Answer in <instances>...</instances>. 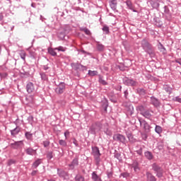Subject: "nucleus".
Segmentation results:
<instances>
[{
  "label": "nucleus",
  "mask_w": 181,
  "mask_h": 181,
  "mask_svg": "<svg viewBox=\"0 0 181 181\" xmlns=\"http://www.w3.org/2000/svg\"><path fill=\"white\" fill-rule=\"evenodd\" d=\"M25 136L28 141H32V138H33V134H31L30 132H26L25 133Z\"/></svg>",
  "instance_id": "obj_33"
},
{
  "label": "nucleus",
  "mask_w": 181,
  "mask_h": 181,
  "mask_svg": "<svg viewBox=\"0 0 181 181\" xmlns=\"http://www.w3.org/2000/svg\"><path fill=\"white\" fill-rule=\"evenodd\" d=\"M48 54H50V56H52L53 57H56L57 56V52H56V48H52V47H48Z\"/></svg>",
  "instance_id": "obj_20"
},
{
  "label": "nucleus",
  "mask_w": 181,
  "mask_h": 181,
  "mask_svg": "<svg viewBox=\"0 0 181 181\" xmlns=\"http://www.w3.org/2000/svg\"><path fill=\"white\" fill-rule=\"evenodd\" d=\"M145 158L148 159V160H152L153 159V154H152V152L151 151H146L144 153Z\"/></svg>",
  "instance_id": "obj_23"
},
{
  "label": "nucleus",
  "mask_w": 181,
  "mask_h": 181,
  "mask_svg": "<svg viewBox=\"0 0 181 181\" xmlns=\"http://www.w3.org/2000/svg\"><path fill=\"white\" fill-rule=\"evenodd\" d=\"M71 170H73L76 166H78V157H76L73 159L72 162L69 164Z\"/></svg>",
  "instance_id": "obj_13"
},
{
  "label": "nucleus",
  "mask_w": 181,
  "mask_h": 181,
  "mask_svg": "<svg viewBox=\"0 0 181 181\" xmlns=\"http://www.w3.org/2000/svg\"><path fill=\"white\" fill-rule=\"evenodd\" d=\"M102 129L103 124L100 122H96L90 126L89 129L90 131V134H92L93 135H95V134H97V132H100Z\"/></svg>",
  "instance_id": "obj_3"
},
{
  "label": "nucleus",
  "mask_w": 181,
  "mask_h": 181,
  "mask_svg": "<svg viewBox=\"0 0 181 181\" xmlns=\"http://www.w3.org/2000/svg\"><path fill=\"white\" fill-rule=\"evenodd\" d=\"M141 138L144 139V141H146V139H148V134L146 133L141 134Z\"/></svg>",
  "instance_id": "obj_52"
},
{
  "label": "nucleus",
  "mask_w": 181,
  "mask_h": 181,
  "mask_svg": "<svg viewBox=\"0 0 181 181\" xmlns=\"http://www.w3.org/2000/svg\"><path fill=\"white\" fill-rule=\"evenodd\" d=\"M132 168H134V172H139V166L138 162L136 161L133 162Z\"/></svg>",
  "instance_id": "obj_34"
},
{
  "label": "nucleus",
  "mask_w": 181,
  "mask_h": 181,
  "mask_svg": "<svg viewBox=\"0 0 181 181\" xmlns=\"http://www.w3.org/2000/svg\"><path fill=\"white\" fill-rule=\"evenodd\" d=\"M107 176L108 177V179H111V177H112V172L110 171V172H107Z\"/></svg>",
  "instance_id": "obj_57"
},
{
  "label": "nucleus",
  "mask_w": 181,
  "mask_h": 181,
  "mask_svg": "<svg viewBox=\"0 0 181 181\" xmlns=\"http://www.w3.org/2000/svg\"><path fill=\"white\" fill-rule=\"evenodd\" d=\"M57 36L59 39H61V40H63V39H64L66 37V31H59L57 34Z\"/></svg>",
  "instance_id": "obj_31"
},
{
  "label": "nucleus",
  "mask_w": 181,
  "mask_h": 181,
  "mask_svg": "<svg viewBox=\"0 0 181 181\" xmlns=\"http://www.w3.org/2000/svg\"><path fill=\"white\" fill-rule=\"evenodd\" d=\"M117 0H112L110 1V6L112 11H115L117 9Z\"/></svg>",
  "instance_id": "obj_26"
},
{
  "label": "nucleus",
  "mask_w": 181,
  "mask_h": 181,
  "mask_svg": "<svg viewBox=\"0 0 181 181\" xmlns=\"http://www.w3.org/2000/svg\"><path fill=\"white\" fill-rule=\"evenodd\" d=\"M102 30L105 33V35H108V33H110V27H108V25H103Z\"/></svg>",
  "instance_id": "obj_36"
},
{
  "label": "nucleus",
  "mask_w": 181,
  "mask_h": 181,
  "mask_svg": "<svg viewBox=\"0 0 181 181\" xmlns=\"http://www.w3.org/2000/svg\"><path fill=\"white\" fill-rule=\"evenodd\" d=\"M19 132H21V127H16L13 130H11V134L13 136L18 135V134H19Z\"/></svg>",
  "instance_id": "obj_24"
},
{
  "label": "nucleus",
  "mask_w": 181,
  "mask_h": 181,
  "mask_svg": "<svg viewBox=\"0 0 181 181\" xmlns=\"http://www.w3.org/2000/svg\"><path fill=\"white\" fill-rule=\"evenodd\" d=\"M29 53L31 57H33V58L36 57V52H35V51L30 49L29 51Z\"/></svg>",
  "instance_id": "obj_49"
},
{
  "label": "nucleus",
  "mask_w": 181,
  "mask_h": 181,
  "mask_svg": "<svg viewBox=\"0 0 181 181\" xmlns=\"http://www.w3.org/2000/svg\"><path fill=\"white\" fill-rule=\"evenodd\" d=\"M136 153L138 154V155H139L140 156H141V155H142V152H143V148H140L139 150H137L136 151Z\"/></svg>",
  "instance_id": "obj_55"
},
{
  "label": "nucleus",
  "mask_w": 181,
  "mask_h": 181,
  "mask_svg": "<svg viewBox=\"0 0 181 181\" xmlns=\"http://www.w3.org/2000/svg\"><path fill=\"white\" fill-rule=\"evenodd\" d=\"M72 67L74 69V70H86V69H87L86 66H84L81 64L78 63L72 64Z\"/></svg>",
  "instance_id": "obj_14"
},
{
  "label": "nucleus",
  "mask_w": 181,
  "mask_h": 181,
  "mask_svg": "<svg viewBox=\"0 0 181 181\" xmlns=\"http://www.w3.org/2000/svg\"><path fill=\"white\" fill-rule=\"evenodd\" d=\"M89 76H91L92 77H94V76H97L98 74V72L97 71H88Z\"/></svg>",
  "instance_id": "obj_41"
},
{
  "label": "nucleus",
  "mask_w": 181,
  "mask_h": 181,
  "mask_svg": "<svg viewBox=\"0 0 181 181\" xmlns=\"http://www.w3.org/2000/svg\"><path fill=\"white\" fill-rule=\"evenodd\" d=\"M126 4L130 9L132 8V3L130 1H127Z\"/></svg>",
  "instance_id": "obj_59"
},
{
  "label": "nucleus",
  "mask_w": 181,
  "mask_h": 181,
  "mask_svg": "<svg viewBox=\"0 0 181 181\" xmlns=\"http://www.w3.org/2000/svg\"><path fill=\"white\" fill-rule=\"evenodd\" d=\"M175 63H178L181 66V59H176Z\"/></svg>",
  "instance_id": "obj_64"
},
{
  "label": "nucleus",
  "mask_w": 181,
  "mask_h": 181,
  "mask_svg": "<svg viewBox=\"0 0 181 181\" xmlns=\"http://www.w3.org/2000/svg\"><path fill=\"white\" fill-rule=\"evenodd\" d=\"M57 94H63L66 91V83L61 82L54 90Z\"/></svg>",
  "instance_id": "obj_10"
},
{
  "label": "nucleus",
  "mask_w": 181,
  "mask_h": 181,
  "mask_svg": "<svg viewBox=\"0 0 181 181\" xmlns=\"http://www.w3.org/2000/svg\"><path fill=\"white\" fill-rule=\"evenodd\" d=\"M42 69L45 70V71H47V70H50V66H49V64L47 65L42 66Z\"/></svg>",
  "instance_id": "obj_48"
},
{
  "label": "nucleus",
  "mask_w": 181,
  "mask_h": 181,
  "mask_svg": "<svg viewBox=\"0 0 181 181\" xmlns=\"http://www.w3.org/2000/svg\"><path fill=\"white\" fill-rule=\"evenodd\" d=\"M0 77L1 78H6V77H8V74L6 73H0Z\"/></svg>",
  "instance_id": "obj_54"
},
{
  "label": "nucleus",
  "mask_w": 181,
  "mask_h": 181,
  "mask_svg": "<svg viewBox=\"0 0 181 181\" xmlns=\"http://www.w3.org/2000/svg\"><path fill=\"white\" fill-rule=\"evenodd\" d=\"M41 79L43 80V81H47L49 80V76H47V74L45 72H40V73Z\"/></svg>",
  "instance_id": "obj_30"
},
{
  "label": "nucleus",
  "mask_w": 181,
  "mask_h": 181,
  "mask_svg": "<svg viewBox=\"0 0 181 181\" xmlns=\"http://www.w3.org/2000/svg\"><path fill=\"white\" fill-rule=\"evenodd\" d=\"M91 179L93 181H103L101 176L97 175V171H93L91 174Z\"/></svg>",
  "instance_id": "obj_16"
},
{
  "label": "nucleus",
  "mask_w": 181,
  "mask_h": 181,
  "mask_svg": "<svg viewBox=\"0 0 181 181\" xmlns=\"http://www.w3.org/2000/svg\"><path fill=\"white\" fill-rule=\"evenodd\" d=\"M96 49L98 52H104V49H105V47L103 44L97 42Z\"/></svg>",
  "instance_id": "obj_28"
},
{
  "label": "nucleus",
  "mask_w": 181,
  "mask_h": 181,
  "mask_svg": "<svg viewBox=\"0 0 181 181\" xmlns=\"http://www.w3.org/2000/svg\"><path fill=\"white\" fill-rule=\"evenodd\" d=\"M26 90L28 94H32L35 91V85L32 82H28L26 86Z\"/></svg>",
  "instance_id": "obj_12"
},
{
  "label": "nucleus",
  "mask_w": 181,
  "mask_h": 181,
  "mask_svg": "<svg viewBox=\"0 0 181 181\" xmlns=\"http://www.w3.org/2000/svg\"><path fill=\"white\" fill-rule=\"evenodd\" d=\"M124 94L125 98H128V90H124Z\"/></svg>",
  "instance_id": "obj_63"
},
{
  "label": "nucleus",
  "mask_w": 181,
  "mask_h": 181,
  "mask_svg": "<svg viewBox=\"0 0 181 181\" xmlns=\"http://www.w3.org/2000/svg\"><path fill=\"white\" fill-rule=\"evenodd\" d=\"M73 144H74L75 146L78 147V141L75 138L73 139Z\"/></svg>",
  "instance_id": "obj_56"
},
{
  "label": "nucleus",
  "mask_w": 181,
  "mask_h": 181,
  "mask_svg": "<svg viewBox=\"0 0 181 181\" xmlns=\"http://www.w3.org/2000/svg\"><path fill=\"white\" fill-rule=\"evenodd\" d=\"M163 16H165V19H167V21H170V19L172 18V13H170V11L169 10V8H168L167 6H164Z\"/></svg>",
  "instance_id": "obj_11"
},
{
  "label": "nucleus",
  "mask_w": 181,
  "mask_h": 181,
  "mask_svg": "<svg viewBox=\"0 0 181 181\" xmlns=\"http://www.w3.org/2000/svg\"><path fill=\"white\" fill-rule=\"evenodd\" d=\"M27 119L28 121V123H30V125H33V122H34L33 116L32 115L29 116Z\"/></svg>",
  "instance_id": "obj_44"
},
{
  "label": "nucleus",
  "mask_w": 181,
  "mask_h": 181,
  "mask_svg": "<svg viewBox=\"0 0 181 181\" xmlns=\"http://www.w3.org/2000/svg\"><path fill=\"white\" fill-rule=\"evenodd\" d=\"M152 169L156 173L157 177H163V168L159 166L156 163L152 164Z\"/></svg>",
  "instance_id": "obj_5"
},
{
  "label": "nucleus",
  "mask_w": 181,
  "mask_h": 181,
  "mask_svg": "<svg viewBox=\"0 0 181 181\" xmlns=\"http://www.w3.org/2000/svg\"><path fill=\"white\" fill-rule=\"evenodd\" d=\"M126 111L128 115H132L134 114V106L131 104H129L126 106Z\"/></svg>",
  "instance_id": "obj_18"
},
{
  "label": "nucleus",
  "mask_w": 181,
  "mask_h": 181,
  "mask_svg": "<svg viewBox=\"0 0 181 181\" xmlns=\"http://www.w3.org/2000/svg\"><path fill=\"white\" fill-rule=\"evenodd\" d=\"M43 145L45 148H47L50 145V141H45L43 142Z\"/></svg>",
  "instance_id": "obj_53"
},
{
  "label": "nucleus",
  "mask_w": 181,
  "mask_h": 181,
  "mask_svg": "<svg viewBox=\"0 0 181 181\" xmlns=\"http://www.w3.org/2000/svg\"><path fill=\"white\" fill-rule=\"evenodd\" d=\"M29 76H30V67H29V65L23 66L21 70V76L23 78H27Z\"/></svg>",
  "instance_id": "obj_7"
},
{
  "label": "nucleus",
  "mask_w": 181,
  "mask_h": 181,
  "mask_svg": "<svg viewBox=\"0 0 181 181\" xmlns=\"http://www.w3.org/2000/svg\"><path fill=\"white\" fill-rule=\"evenodd\" d=\"M158 49L160 52H165V50H166L165 47H163V45H162L160 42H159Z\"/></svg>",
  "instance_id": "obj_46"
},
{
  "label": "nucleus",
  "mask_w": 181,
  "mask_h": 181,
  "mask_svg": "<svg viewBox=\"0 0 181 181\" xmlns=\"http://www.w3.org/2000/svg\"><path fill=\"white\" fill-rule=\"evenodd\" d=\"M113 139L114 141H116V142H120V144H125L127 141V138L125 137V136L121 134H114Z\"/></svg>",
  "instance_id": "obj_9"
},
{
  "label": "nucleus",
  "mask_w": 181,
  "mask_h": 181,
  "mask_svg": "<svg viewBox=\"0 0 181 181\" xmlns=\"http://www.w3.org/2000/svg\"><path fill=\"white\" fill-rule=\"evenodd\" d=\"M57 175L64 180H69V173L62 168H57Z\"/></svg>",
  "instance_id": "obj_8"
},
{
  "label": "nucleus",
  "mask_w": 181,
  "mask_h": 181,
  "mask_svg": "<svg viewBox=\"0 0 181 181\" xmlns=\"http://www.w3.org/2000/svg\"><path fill=\"white\" fill-rule=\"evenodd\" d=\"M138 120L140 124L141 128H142V129H144L145 132H151V128L152 127H151V125H149V123H148L146 120L140 117L138 118Z\"/></svg>",
  "instance_id": "obj_4"
},
{
  "label": "nucleus",
  "mask_w": 181,
  "mask_h": 181,
  "mask_svg": "<svg viewBox=\"0 0 181 181\" xmlns=\"http://www.w3.org/2000/svg\"><path fill=\"white\" fill-rule=\"evenodd\" d=\"M122 176H123V177H128L129 176V173H122Z\"/></svg>",
  "instance_id": "obj_62"
},
{
  "label": "nucleus",
  "mask_w": 181,
  "mask_h": 181,
  "mask_svg": "<svg viewBox=\"0 0 181 181\" xmlns=\"http://www.w3.org/2000/svg\"><path fill=\"white\" fill-rule=\"evenodd\" d=\"M22 145H23V141H16L14 143H12L11 144V146L13 149H18V148H19V146H22Z\"/></svg>",
  "instance_id": "obj_19"
},
{
  "label": "nucleus",
  "mask_w": 181,
  "mask_h": 181,
  "mask_svg": "<svg viewBox=\"0 0 181 181\" xmlns=\"http://www.w3.org/2000/svg\"><path fill=\"white\" fill-rule=\"evenodd\" d=\"M81 30L82 32H84L86 33V35H91V32H90V30H88V28H81Z\"/></svg>",
  "instance_id": "obj_43"
},
{
  "label": "nucleus",
  "mask_w": 181,
  "mask_h": 181,
  "mask_svg": "<svg viewBox=\"0 0 181 181\" xmlns=\"http://www.w3.org/2000/svg\"><path fill=\"white\" fill-rule=\"evenodd\" d=\"M40 163H42V158H37L33 163L32 165L33 169H37V166H39V165H40Z\"/></svg>",
  "instance_id": "obj_25"
},
{
  "label": "nucleus",
  "mask_w": 181,
  "mask_h": 181,
  "mask_svg": "<svg viewBox=\"0 0 181 181\" xmlns=\"http://www.w3.org/2000/svg\"><path fill=\"white\" fill-rule=\"evenodd\" d=\"M114 157L116 158L118 160H122V158L121 157V153H118V151H115Z\"/></svg>",
  "instance_id": "obj_37"
},
{
  "label": "nucleus",
  "mask_w": 181,
  "mask_h": 181,
  "mask_svg": "<svg viewBox=\"0 0 181 181\" xmlns=\"http://www.w3.org/2000/svg\"><path fill=\"white\" fill-rule=\"evenodd\" d=\"M151 112H153V111L146 110V111L141 112V115L143 117H145L147 119H151V118H152V114H151Z\"/></svg>",
  "instance_id": "obj_15"
},
{
  "label": "nucleus",
  "mask_w": 181,
  "mask_h": 181,
  "mask_svg": "<svg viewBox=\"0 0 181 181\" xmlns=\"http://www.w3.org/2000/svg\"><path fill=\"white\" fill-rule=\"evenodd\" d=\"M173 101H175L176 103H180L181 104V98L179 96H176L174 99Z\"/></svg>",
  "instance_id": "obj_51"
},
{
  "label": "nucleus",
  "mask_w": 181,
  "mask_h": 181,
  "mask_svg": "<svg viewBox=\"0 0 181 181\" xmlns=\"http://www.w3.org/2000/svg\"><path fill=\"white\" fill-rule=\"evenodd\" d=\"M105 111H107V108H108V102H106L103 104Z\"/></svg>",
  "instance_id": "obj_61"
},
{
  "label": "nucleus",
  "mask_w": 181,
  "mask_h": 181,
  "mask_svg": "<svg viewBox=\"0 0 181 181\" xmlns=\"http://www.w3.org/2000/svg\"><path fill=\"white\" fill-rule=\"evenodd\" d=\"M163 90H165V91L167 92L168 94H172V91L173 90V88H170L168 85H165L163 86Z\"/></svg>",
  "instance_id": "obj_32"
},
{
  "label": "nucleus",
  "mask_w": 181,
  "mask_h": 181,
  "mask_svg": "<svg viewBox=\"0 0 181 181\" xmlns=\"http://www.w3.org/2000/svg\"><path fill=\"white\" fill-rule=\"evenodd\" d=\"M15 163H16V160H15L13 159H10V160H8L7 165H8V166H11V165H13Z\"/></svg>",
  "instance_id": "obj_47"
},
{
  "label": "nucleus",
  "mask_w": 181,
  "mask_h": 181,
  "mask_svg": "<svg viewBox=\"0 0 181 181\" xmlns=\"http://www.w3.org/2000/svg\"><path fill=\"white\" fill-rule=\"evenodd\" d=\"M47 158L50 160V159L53 158V151H49L47 153Z\"/></svg>",
  "instance_id": "obj_45"
},
{
  "label": "nucleus",
  "mask_w": 181,
  "mask_h": 181,
  "mask_svg": "<svg viewBox=\"0 0 181 181\" xmlns=\"http://www.w3.org/2000/svg\"><path fill=\"white\" fill-rule=\"evenodd\" d=\"M91 155L94 158L95 165L100 166V162H101V153H100V148L97 146H92Z\"/></svg>",
  "instance_id": "obj_2"
},
{
  "label": "nucleus",
  "mask_w": 181,
  "mask_h": 181,
  "mask_svg": "<svg viewBox=\"0 0 181 181\" xmlns=\"http://www.w3.org/2000/svg\"><path fill=\"white\" fill-rule=\"evenodd\" d=\"M141 47L147 53L149 54L150 57H155V48L152 44H150L149 41L146 40V38H144L141 42Z\"/></svg>",
  "instance_id": "obj_1"
},
{
  "label": "nucleus",
  "mask_w": 181,
  "mask_h": 181,
  "mask_svg": "<svg viewBox=\"0 0 181 181\" xmlns=\"http://www.w3.org/2000/svg\"><path fill=\"white\" fill-rule=\"evenodd\" d=\"M59 144L61 146H64V148L67 146V142L63 139L59 140Z\"/></svg>",
  "instance_id": "obj_40"
},
{
  "label": "nucleus",
  "mask_w": 181,
  "mask_h": 181,
  "mask_svg": "<svg viewBox=\"0 0 181 181\" xmlns=\"http://www.w3.org/2000/svg\"><path fill=\"white\" fill-rule=\"evenodd\" d=\"M19 56L23 62H26V52L23 50L20 51Z\"/></svg>",
  "instance_id": "obj_29"
},
{
  "label": "nucleus",
  "mask_w": 181,
  "mask_h": 181,
  "mask_svg": "<svg viewBox=\"0 0 181 181\" xmlns=\"http://www.w3.org/2000/svg\"><path fill=\"white\" fill-rule=\"evenodd\" d=\"M75 181H85L84 177L81 175H77L75 177Z\"/></svg>",
  "instance_id": "obj_38"
},
{
  "label": "nucleus",
  "mask_w": 181,
  "mask_h": 181,
  "mask_svg": "<svg viewBox=\"0 0 181 181\" xmlns=\"http://www.w3.org/2000/svg\"><path fill=\"white\" fill-rule=\"evenodd\" d=\"M99 82L100 83V84H103V86H107V84H108V83H107V81H105V80L103 78H100Z\"/></svg>",
  "instance_id": "obj_50"
},
{
  "label": "nucleus",
  "mask_w": 181,
  "mask_h": 181,
  "mask_svg": "<svg viewBox=\"0 0 181 181\" xmlns=\"http://www.w3.org/2000/svg\"><path fill=\"white\" fill-rule=\"evenodd\" d=\"M155 131L156 134H162V127L159 125H156Z\"/></svg>",
  "instance_id": "obj_39"
},
{
  "label": "nucleus",
  "mask_w": 181,
  "mask_h": 181,
  "mask_svg": "<svg viewBox=\"0 0 181 181\" xmlns=\"http://www.w3.org/2000/svg\"><path fill=\"white\" fill-rule=\"evenodd\" d=\"M105 134H106V135H109V136H111V135H112V132H111V131H110L108 129L105 131Z\"/></svg>",
  "instance_id": "obj_60"
},
{
  "label": "nucleus",
  "mask_w": 181,
  "mask_h": 181,
  "mask_svg": "<svg viewBox=\"0 0 181 181\" xmlns=\"http://www.w3.org/2000/svg\"><path fill=\"white\" fill-rule=\"evenodd\" d=\"M136 93L140 95L141 97H144V95H146V90L141 88H138L136 89Z\"/></svg>",
  "instance_id": "obj_22"
},
{
  "label": "nucleus",
  "mask_w": 181,
  "mask_h": 181,
  "mask_svg": "<svg viewBox=\"0 0 181 181\" xmlns=\"http://www.w3.org/2000/svg\"><path fill=\"white\" fill-rule=\"evenodd\" d=\"M25 152L26 153V155H30V156H33V155H36L37 152H36V149H33L31 147H28L25 150Z\"/></svg>",
  "instance_id": "obj_17"
},
{
  "label": "nucleus",
  "mask_w": 181,
  "mask_h": 181,
  "mask_svg": "<svg viewBox=\"0 0 181 181\" xmlns=\"http://www.w3.org/2000/svg\"><path fill=\"white\" fill-rule=\"evenodd\" d=\"M55 49L58 50V52H66L67 48L62 46H59L58 47H55Z\"/></svg>",
  "instance_id": "obj_42"
},
{
  "label": "nucleus",
  "mask_w": 181,
  "mask_h": 181,
  "mask_svg": "<svg viewBox=\"0 0 181 181\" xmlns=\"http://www.w3.org/2000/svg\"><path fill=\"white\" fill-rule=\"evenodd\" d=\"M151 101L153 105H154V107H159L160 104V103L159 102V100H158L156 98L153 96L151 98Z\"/></svg>",
  "instance_id": "obj_21"
},
{
  "label": "nucleus",
  "mask_w": 181,
  "mask_h": 181,
  "mask_svg": "<svg viewBox=\"0 0 181 181\" xmlns=\"http://www.w3.org/2000/svg\"><path fill=\"white\" fill-rule=\"evenodd\" d=\"M136 110L137 111H140V112H145V111H146L145 110V106H144L143 105H139L136 107Z\"/></svg>",
  "instance_id": "obj_35"
},
{
  "label": "nucleus",
  "mask_w": 181,
  "mask_h": 181,
  "mask_svg": "<svg viewBox=\"0 0 181 181\" xmlns=\"http://www.w3.org/2000/svg\"><path fill=\"white\" fill-rule=\"evenodd\" d=\"M123 84L127 86V87H135L138 85V82L132 78H129L127 76L122 78Z\"/></svg>",
  "instance_id": "obj_6"
},
{
  "label": "nucleus",
  "mask_w": 181,
  "mask_h": 181,
  "mask_svg": "<svg viewBox=\"0 0 181 181\" xmlns=\"http://www.w3.org/2000/svg\"><path fill=\"white\" fill-rule=\"evenodd\" d=\"M147 181H156V178L155 176L152 175V173L148 172L146 173Z\"/></svg>",
  "instance_id": "obj_27"
},
{
  "label": "nucleus",
  "mask_w": 181,
  "mask_h": 181,
  "mask_svg": "<svg viewBox=\"0 0 181 181\" xmlns=\"http://www.w3.org/2000/svg\"><path fill=\"white\" fill-rule=\"evenodd\" d=\"M152 5H153V8H158L159 7V3L158 2H153Z\"/></svg>",
  "instance_id": "obj_58"
}]
</instances>
